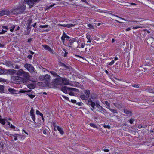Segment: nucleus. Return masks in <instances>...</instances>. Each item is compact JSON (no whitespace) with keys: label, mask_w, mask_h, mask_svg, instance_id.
<instances>
[{"label":"nucleus","mask_w":154,"mask_h":154,"mask_svg":"<svg viewBox=\"0 0 154 154\" xmlns=\"http://www.w3.org/2000/svg\"><path fill=\"white\" fill-rule=\"evenodd\" d=\"M26 8L25 4L24 3L20 4L17 5L14 9L11 10L13 14L17 15L23 13Z\"/></svg>","instance_id":"1"},{"label":"nucleus","mask_w":154,"mask_h":154,"mask_svg":"<svg viewBox=\"0 0 154 154\" xmlns=\"http://www.w3.org/2000/svg\"><path fill=\"white\" fill-rule=\"evenodd\" d=\"M13 82L15 84H20L26 82V79L23 78L18 76H13L12 78Z\"/></svg>","instance_id":"2"},{"label":"nucleus","mask_w":154,"mask_h":154,"mask_svg":"<svg viewBox=\"0 0 154 154\" xmlns=\"http://www.w3.org/2000/svg\"><path fill=\"white\" fill-rule=\"evenodd\" d=\"M17 74L18 75L23 76L27 79H29V74L24 72L21 69H19L17 72Z\"/></svg>","instance_id":"3"},{"label":"nucleus","mask_w":154,"mask_h":154,"mask_svg":"<svg viewBox=\"0 0 154 154\" xmlns=\"http://www.w3.org/2000/svg\"><path fill=\"white\" fill-rule=\"evenodd\" d=\"M85 103L87 105L91 106V107L90 108V109L92 111H93L95 109L96 102L95 103L93 101L91 98H90L87 100H86Z\"/></svg>","instance_id":"4"},{"label":"nucleus","mask_w":154,"mask_h":154,"mask_svg":"<svg viewBox=\"0 0 154 154\" xmlns=\"http://www.w3.org/2000/svg\"><path fill=\"white\" fill-rule=\"evenodd\" d=\"M95 106L97 108L100 110V112L104 114L106 113V110L99 104V103L98 100L96 101Z\"/></svg>","instance_id":"5"},{"label":"nucleus","mask_w":154,"mask_h":154,"mask_svg":"<svg viewBox=\"0 0 154 154\" xmlns=\"http://www.w3.org/2000/svg\"><path fill=\"white\" fill-rule=\"evenodd\" d=\"M39 78L42 80H44L46 82V83L48 84L50 80V76L46 74L45 75L40 76Z\"/></svg>","instance_id":"6"},{"label":"nucleus","mask_w":154,"mask_h":154,"mask_svg":"<svg viewBox=\"0 0 154 154\" xmlns=\"http://www.w3.org/2000/svg\"><path fill=\"white\" fill-rule=\"evenodd\" d=\"M12 14L11 11H9L7 9H5L0 11V16L4 15H9Z\"/></svg>","instance_id":"7"},{"label":"nucleus","mask_w":154,"mask_h":154,"mask_svg":"<svg viewBox=\"0 0 154 154\" xmlns=\"http://www.w3.org/2000/svg\"><path fill=\"white\" fill-rule=\"evenodd\" d=\"M24 67L31 73L34 72V68L32 65L30 64L26 63L24 65Z\"/></svg>","instance_id":"8"},{"label":"nucleus","mask_w":154,"mask_h":154,"mask_svg":"<svg viewBox=\"0 0 154 154\" xmlns=\"http://www.w3.org/2000/svg\"><path fill=\"white\" fill-rule=\"evenodd\" d=\"M78 39L77 38H72L71 39H70L68 41V42L67 43V46H68L69 47L72 48V45L74 42H77L78 43H80L79 41H78Z\"/></svg>","instance_id":"9"},{"label":"nucleus","mask_w":154,"mask_h":154,"mask_svg":"<svg viewBox=\"0 0 154 154\" xmlns=\"http://www.w3.org/2000/svg\"><path fill=\"white\" fill-rule=\"evenodd\" d=\"M57 78L54 79L52 83L54 86H56L59 85L61 81V77L59 75H57Z\"/></svg>","instance_id":"10"},{"label":"nucleus","mask_w":154,"mask_h":154,"mask_svg":"<svg viewBox=\"0 0 154 154\" xmlns=\"http://www.w3.org/2000/svg\"><path fill=\"white\" fill-rule=\"evenodd\" d=\"M61 81L64 85H68L69 84V80L66 78H61Z\"/></svg>","instance_id":"11"},{"label":"nucleus","mask_w":154,"mask_h":154,"mask_svg":"<svg viewBox=\"0 0 154 154\" xmlns=\"http://www.w3.org/2000/svg\"><path fill=\"white\" fill-rule=\"evenodd\" d=\"M42 46L45 50H48L51 53H54V51L49 46L46 45H43Z\"/></svg>","instance_id":"12"},{"label":"nucleus","mask_w":154,"mask_h":154,"mask_svg":"<svg viewBox=\"0 0 154 154\" xmlns=\"http://www.w3.org/2000/svg\"><path fill=\"white\" fill-rule=\"evenodd\" d=\"M59 26H60L63 27H65L67 28H70L72 27H74L75 26V24H59L58 25Z\"/></svg>","instance_id":"13"},{"label":"nucleus","mask_w":154,"mask_h":154,"mask_svg":"<svg viewBox=\"0 0 154 154\" xmlns=\"http://www.w3.org/2000/svg\"><path fill=\"white\" fill-rule=\"evenodd\" d=\"M8 91L11 94H18L17 90H16L13 88H10L8 89Z\"/></svg>","instance_id":"14"},{"label":"nucleus","mask_w":154,"mask_h":154,"mask_svg":"<svg viewBox=\"0 0 154 154\" xmlns=\"http://www.w3.org/2000/svg\"><path fill=\"white\" fill-rule=\"evenodd\" d=\"M123 110L124 113L126 114L127 115L131 116L132 114V112L131 111L128 110L126 109H123Z\"/></svg>","instance_id":"15"},{"label":"nucleus","mask_w":154,"mask_h":154,"mask_svg":"<svg viewBox=\"0 0 154 154\" xmlns=\"http://www.w3.org/2000/svg\"><path fill=\"white\" fill-rule=\"evenodd\" d=\"M69 88H70L66 86H64L62 88L61 90L63 93L65 94H67V90H68L70 91Z\"/></svg>","instance_id":"16"},{"label":"nucleus","mask_w":154,"mask_h":154,"mask_svg":"<svg viewBox=\"0 0 154 154\" xmlns=\"http://www.w3.org/2000/svg\"><path fill=\"white\" fill-rule=\"evenodd\" d=\"M16 72V70L12 69L8 70V74L9 75H13Z\"/></svg>","instance_id":"17"},{"label":"nucleus","mask_w":154,"mask_h":154,"mask_svg":"<svg viewBox=\"0 0 154 154\" xmlns=\"http://www.w3.org/2000/svg\"><path fill=\"white\" fill-rule=\"evenodd\" d=\"M57 130L59 131V132L62 135L64 133L62 128L58 126H57Z\"/></svg>","instance_id":"18"},{"label":"nucleus","mask_w":154,"mask_h":154,"mask_svg":"<svg viewBox=\"0 0 154 154\" xmlns=\"http://www.w3.org/2000/svg\"><path fill=\"white\" fill-rule=\"evenodd\" d=\"M80 97L82 99L85 100V101L87 100L88 98V97L85 94L81 95Z\"/></svg>","instance_id":"19"},{"label":"nucleus","mask_w":154,"mask_h":154,"mask_svg":"<svg viewBox=\"0 0 154 154\" xmlns=\"http://www.w3.org/2000/svg\"><path fill=\"white\" fill-rule=\"evenodd\" d=\"M1 75L2 74H8V69H1Z\"/></svg>","instance_id":"20"},{"label":"nucleus","mask_w":154,"mask_h":154,"mask_svg":"<svg viewBox=\"0 0 154 154\" xmlns=\"http://www.w3.org/2000/svg\"><path fill=\"white\" fill-rule=\"evenodd\" d=\"M11 135L14 137V140H16L17 139V137H20V135L18 134H10Z\"/></svg>","instance_id":"21"},{"label":"nucleus","mask_w":154,"mask_h":154,"mask_svg":"<svg viewBox=\"0 0 154 154\" xmlns=\"http://www.w3.org/2000/svg\"><path fill=\"white\" fill-rule=\"evenodd\" d=\"M4 89L5 86L3 85H0V93H5Z\"/></svg>","instance_id":"22"},{"label":"nucleus","mask_w":154,"mask_h":154,"mask_svg":"<svg viewBox=\"0 0 154 154\" xmlns=\"http://www.w3.org/2000/svg\"><path fill=\"white\" fill-rule=\"evenodd\" d=\"M27 87L30 89H33L35 88L34 85L32 84H28L27 85Z\"/></svg>","instance_id":"23"},{"label":"nucleus","mask_w":154,"mask_h":154,"mask_svg":"<svg viewBox=\"0 0 154 154\" xmlns=\"http://www.w3.org/2000/svg\"><path fill=\"white\" fill-rule=\"evenodd\" d=\"M69 90L73 91L77 93H79V91L78 89L73 88H70Z\"/></svg>","instance_id":"24"},{"label":"nucleus","mask_w":154,"mask_h":154,"mask_svg":"<svg viewBox=\"0 0 154 154\" xmlns=\"http://www.w3.org/2000/svg\"><path fill=\"white\" fill-rule=\"evenodd\" d=\"M84 92L85 94H86V95L89 98V95L90 94V91L89 90H86Z\"/></svg>","instance_id":"25"},{"label":"nucleus","mask_w":154,"mask_h":154,"mask_svg":"<svg viewBox=\"0 0 154 154\" xmlns=\"http://www.w3.org/2000/svg\"><path fill=\"white\" fill-rule=\"evenodd\" d=\"M30 116H31L32 120L34 121V122H35V113L30 114Z\"/></svg>","instance_id":"26"},{"label":"nucleus","mask_w":154,"mask_h":154,"mask_svg":"<svg viewBox=\"0 0 154 154\" xmlns=\"http://www.w3.org/2000/svg\"><path fill=\"white\" fill-rule=\"evenodd\" d=\"M5 64L7 66L9 67L12 65V63L10 61H8L5 62Z\"/></svg>","instance_id":"27"},{"label":"nucleus","mask_w":154,"mask_h":154,"mask_svg":"<svg viewBox=\"0 0 154 154\" xmlns=\"http://www.w3.org/2000/svg\"><path fill=\"white\" fill-rule=\"evenodd\" d=\"M50 73L52 75H54V76L55 77L56 76H57V75H57V73L56 72H55L54 71H50Z\"/></svg>","instance_id":"28"},{"label":"nucleus","mask_w":154,"mask_h":154,"mask_svg":"<svg viewBox=\"0 0 154 154\" xmlns=\"http://www.w3.org/2000/svg\"><path fill=\"white\" fill-rule=\"evenodd\" d=\"M63 36L65 38L69 39L70 38V37L67 36L66 35V34L64 32L63 33Z\"/></svg>","instance_id":"29"},{"label":"nucleus","mask_w":154,"mask_h":154,"mask_svg":"<svg viewBox=\"0 0 154 154\" xmlns=\"http://www.w3.org/2000/svg\"><path fill=\"white\" fill-rule=\"evenodd\" d=\"M109 109L112 112H113L114 113H118V112L116 110L114 109H111L110 108H109Z\"/></svg>","instance_id":"30"},{"label":"nucleus","mask_w":154,"mask_h":154,"mask_svg":"<svg viewBox=\"0 0 154 154\" xmlns=\"http://www.w3.org/2000/svg\"><path fill=\"white\" fill-rule=\"evenodd\" d=\"M0 123L2 125H5V121L4 119H1L0 120Z\"/></svg>","instance_id":"31"},{"label":"nucleus","mask_w":154,"mask_h":154,"mask_svg":"<svg viewBox=\"0 0 154 154\" xmlns=\"http://www.w3.org/2000/svg\"><path fill=\"white\" fill-rule=\"evenodd\" d=\"M32 21V19H30L29 20L27 21V25H29V26H30L31 24V23Z\"/></svg>","instance_id":"32"},{"label":"nucleus","mask_w":154,"mask_h":154,"mask_svg":"<svg viewBox=\"0 0 154 154\" xmlns=\"http://www.w3.org/2000/svg\"><path fill=\"white\" fill-rule=\"evenodd\" d=\"M15 26H14L12 25V26L10 28V30L11 32L13 31Z\"/></svg>","instance_id":"33"},{"label":"nucleus","mask_w":154,"mask_h":154,"mask_svg":"<svg viewBox=\"0 0 154 154\" xmlns=\"http://www.w3.org/2000/svg\"><path fill=\"white\" fill-rule=\"evenodd\" d=\"M27 95H28L31 99L34 98L35 96V95L30 94H27Z\"/></svg>","instance_id":"34"},{"label":"nucleus","mask_w":154,"mask_h":154,"mask_svg":"<svg viewBox=\"0 0 154 154\" xmlns=\"http://www.w3.org/2000/svg\"><path fill=\"white\" fill-rule=\"evenodd\" d=\"M48 26V25H40L39 26V27L43 28H47Z\"/></svg>","instance_id":"35"},{"label":"nucleus","mask_w":154,"mask_h":154,"mask_svg":"<svg viewBox=\"0 0 154 154\" xmlns=\"http://www.w3.org/2000/svg\"><path fill=\"white\" fill-rule=\"evenodd\" d=\"M2 28L4 29V30H5L6 31H7V30L8 29V27L6 26H2Z\"/></svg>","instance_id":"36"},{"label":"nucleus","mask_w":154,"mask_h":154,"mask_svg":"<svg viewBox=\"0 0 154 154\" xmlns=\"http://www.w3.org/2000/svg\"><path fill=\"white\" fill-rule=\"evenodd\" d=\"M90 125L92 127L94 128H97V126L94 124L93 123H90Z\"/></svg>","instance_id":"37"},{"label":"nucleus","mask_w":154,"mask_h":154,"mask_svg":"<svg viewBox=\"0 0 154 154\" xmlns=\"http://www.w3.org/2000/svg\"><path fill=\"white\" fill-rule=\"evenodd\" d=\"M59 66H63L64 64L63 63H62L61 61H60L59 62Z\"/></svg>","instance_id":"38"},{"label":"nucleus","mask_w":154,"mask_h":154,"mask_svg":"<svg viewBox=\"0 0 154 154\" xmlns=\"http://www.w3.org/2000/svg\"><path fill=\"white\" fill-rule=\"evenodd\" d=\"M6 82V80L5 79L0 78V82Z\"/></svg>","instance_id":"39"},{"label":"nucleus","mask_w":154,"mask_h":154,"mask_svg":"<svg viewBox=\"0 0 154 154\" xmlns=\"http://www.w3.org/2000/svg\"><path fill=\"white\" fill-rule=\"evenodd\" d=\"M33 113H34V110L33 109V108L32 107L30 110V114Z\"/></svg>","instance_id":"40"},{"label":"nucleus","mask_w":154,"mask_h":154,"mask_svg":"<svg viewBox=\"0 0 154 154\" xmlns=\"http://www.w3.org/2000/svg\"><path fill=\"white\" fill-rule=\"evenodd\" d=\"M132 86L135 88H139V84H134L132 85Z\"/></svg>","instance_id":"41"},{"label":"nucleus","mask_w":154,"mask_h":154,"mask_svg":"<svg viewBox=\"0 0 154 154\" xmlns=\"http://www.w3.org/2000/svg\"><path fill=\"white\" fill-rule=\"evenodd\" d=\"M26 92V91L24 90H21L20 91H19L18 92V94H19L20 93H25Z\"/></svg>","instance_id":"42"},{"label":"nucleus","mask_w":154,"mask_h":154,"mask_svg":"<svg viewBox=\"0 0 154 154\" xmlns=\"http://www.w3.org/2000/svg\"><path fill=\"white\" fill-rule=\"evenodd\" d=\"M95 94L93 93V94H92L91 95V99H94L95 98V97L94 96V95Z\"/></svg>","instance_id":"43"},{"label":"nucleus","mask_w":154,"mask_h":154,"mask_svg":"<svg viewBox=\"0 0 154 154\" xmlns=\"http://www.w3.org/2000/svg\"><path fill=\"white\" fill-rule=\"evenodd\" d=\"M134 121V119H131L129 120L130 123L131 124H132L133 123V122Z\"/></svg>","instance_id":"44"},{"label":"nucleus","mask_w":154,"mask_h":154,"mask_svg":"<svg viewBox=\"0 0 154 154\" xmlns=\"http://www.w3.org/2000/svg\"><path fill=\"white\" fill-rule=\"evenodd\" d=\"M43 133L44 134H45V135H48V132L45 129V130H43Z\"/></svg>","instance_id":"45"},{"label":"nucleus","mask_w":154,"mask_h":154,"mask_svg":"<svg viewBox=\"0 0 154 154\" xmlns=\"http://www.w3.org/2000/svg\"><path fill=\"white\" fill-rule=\"evenodd\" d=\"M105 104L108 106V107H110V104L107 101H105Z\"/></svg>","instance_id":"46"},{"label":"nucleus","mask_w":154,"mask_h":154,"mask_svg":"<svg viewBox=\"0 0 154 154\" xmlns=\"http://www.w3.org/2000/svg\"><path fill=\"white\" fill-rule=\"evenodd\" d=\"M76 104L78 105L79 106H82L83 104V103L81 102H79L76 103Z\"/></svg>","instance_id":"47"},{"label":"nucleus","mask_w":154,"mask_h":154,"mask_svg":"<svg viewBox=\"0 0 154 154\" xmlns=\"http://www.w3.org/2000/svg\"><path fill=\"white\" fill-rule=\"evenodd\" d=\"M7 32V31L2 29V31L1 32H0V34L5 33V32Z\"/></svg>","instance_id":"48"},{"label":"nucleus","mask_w":154,"mask_h":154,"mask_svg":"<svg viewBox=\"0 0 154 154\" xmlns=\"http://www.w3.org/2000/svg\"><path fill=\"white\" fill-rule=\"evenodd\" d=\"M62 97L63 98H64L66 100H68V101H69V98L68 97H66V96H65L64 95H63L62 96Z\"/></svg>","instance_id":"49"},{"label":"nucleus","mask_w":154,"mask_h":154,"mask_svg":"<svg viewBox=\"0 0 154 154\" xmlns=\"http://www.w3.org/2000/svg\"><path fill=\"white\" fill-rule=\"evenodd\" d=\"M103 127L105 128H107L108 129H110L111 128L110 126L109 125H104Z\"/></svg>","instance_id":"50"},{"label":"nucleus","mask_w":154,"mask_h":154,"mask_svg":"<svg viewBox=\"0 0 154 154\" xmlns=\"http://www.w3.org/2000/svg\"><path fill=\"white\" fill-rule=\"evenodd\" d=\"M86 38L88 40H89L90 39H92V37L91 35H88L86 36Z\"/></svg>","instance_id":"51"},{"label":"nucleus","mask_w":154,"mask_h":154,"mask_svg":"<svg viewBox=\"0 0 154 154\" xmlns=\"http://www.w3.org/2000/svg\"><path fill=\"white\" fill-rule=\"evenodd\" d=\"M33 40V38H29L27 40V42L29 43H30Z\"/></svg>","instance_id":"52"},{"label":"nucleus","mask_w":154,"mask_h":154,"mask_svg":"<svg viewBox=\"0 0 154 154\" xmlns=\"http://www.w3.org/2000/svg\"><path fill=\"white\" fill-rule=\"evenodd\" d=\"M88 27H89V28H90L92 29H94L93 26V25H92L91 24H88Z\"/></svg>","instance_id":"53"},{"label":"nucleus","mask_w":154,"mask_h":154,"mask_svg":"<svg viewBox=\"0 0 154 154\" xmlns=\"http://www.w3.org/2000/svg\"><path fill=\"white\" fill-rule=\"evenodd\" d=\"M115 61L114 60H112L111 62H110L108 63V64H109L110 65H111L112 64H113L114 63Z\"/></svg>","instance_id":"54"},{"label":"nucleus","mask_w":154,"mask_h":154,"mask_svg":"<svg viewBox=\"0 0 154 154\" xmlns=\"http://www.w3.org/2000/svg\"><path fill=\"white\" fill-rule=\"evenodd\" d=\"M63 67H64L65 68V69H70V67L69 66H66L65 64H64Z\"/></svg>","instance_id":"55"},{"label":"nucleus","mask_w":154,"mask_h":154,"mask_svg":"<svg viewBox=\"0 0 154 154\" xmlns=\"http://www.w3.org/2000/svg\"><path fill=\"white\" fill-rule=\"evenodd\" d=\"M54 5V4L50 5V6H49L47 8V10H49Z\"/></svg>","instance_id":"56"},{"label":"nucleus","mask_w":154,"mask_h":154,"mask_svg":"<svg viewBox=\"0 0 154 154\" xmlns=\"http://www.w3.org/2000/svg\"><path fill=\"white\" fill-rule=\"evenodd\" d=\"M54 5V4L50 5V6H49L47 8V10H49Z\"/></svg>","instance_id":"57"},{"label":"nucleus","mask_w":154,"mask_h":154,"mask_svg":"<svg viewBox=\"0 0 154 154\" xmlns=\"http://www.w3.org/2000/svg\"><path fill=\"white\" fill-rule=\"evenodd\" d=\"M30 26H29V25H27V26L26 27V29H27V30H31V27Z\"/></svg>","instance_id":"58"},{"label":"nucleus","mask_w":154,"mask_h":154,"mask_svg":"<svg viewBox=\"0 0 154 154\" xmlns=\"http://www.w3.org/2000/svg\"><path fill=\"white\" fill-rule=\"evenodd\" d=\"M71 102L72 103H76V101L75 100H73L71 99Z\"/></svg>","instance_id":"59"},{"label":"nucleus","mask_w":154,"mask_h":154,"mask_svg":"<svg viewBox=\"0 0 154 154\" xmlns=\"http://www.w3.org/2000/svg\"><path fill=\"white\" fill-rule=\"evenodd\" d=\"M36 113L37 115H40V114H42V113H40V111L38 110H37L36 111Z\"/></svg>","instance_id":"60"},{"label":"nucleus","mask_w":154,"mask_h":154,"mask_svg":"<svg viewBox=\"0 0 154 154\" xmlns=\"http://www.w3.org/2000/svg\"><path fill=\"white\" fill-rule=\"evenodd\" d=\"M61 38L62 41L63 42V44L64 42V41H65V38L63 37V36H62V37H61Z\"/></svg>","instance_id":"61"},{"label":"nucleus","mask_w":154,"mask_h":154,"mask_svg":"<svg viewBox=\"0 0 154 154\" xmlns=\"http://www.w3.org/2000/svg\"><path fill=\"white\" fill-rule=\"evenodd\" d=\"M32 55H29L27 56V58H29V59H31L32 58Z\"/></svg>","instance_id":"62"},{"label":"nucleus","mask_w":154,"mask_h":154,"mask_svg":"<svg viewBox=\"0 0 154 154\" xmlns=\"http://www.w3.org/2000/svg\"><path fill=\"white\" fill-rule=\"evenodd\" d=\"M19 66H18V65H16L14 67V69H19Z\"/></svg>","instance_id":"63"},{"label":"nucleus","mask_w":154,"mask_h":154,"mask_svg":"<svg viewBox=\"0 0 154 154\" xmlns=\"http://www.w3.org/2000/svg\"><path fill=\"white\" fill-rule=\"evenodd\" d=\"M30 30H27V31H26V35H29L30 33Z\"/></svg>","instance_id":"64"}]
</instances>
